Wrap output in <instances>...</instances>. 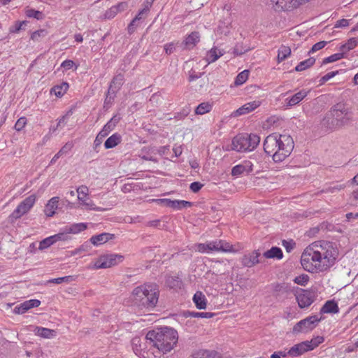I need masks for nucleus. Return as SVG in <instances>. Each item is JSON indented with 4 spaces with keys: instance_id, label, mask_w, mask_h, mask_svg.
<instances>
[{
    "instance_id": "1",
    "label": "nucleus",
    "mask_w": 358,
    "mask_h": 358,
    "mask_svg": "<svg viewBox=\"0 0 358 358\" xmlns=\"http://www.w3.org/2000/svg\"><path fill=\"white\" fill-rule=\"evenodd\" d=\"M338 254L333 243L324 241L314 242L303 252L301 264L310 273L322 272L335 264Z\"/></svg>"
},
{
    "instance_id": "2",
    "label": "nucleus",
    "mask_w": 358,
    "mask_h": 358,
    "mask_svg": "<svg viewBox=\"0 0 358 358\" xmlns=\"http://www.w3.org/2000/svg\"><path fill=\"white\" fill-rule=\"evenodd\" d=\"M294 141L287 134L273 133L265 138L264 141V152L272 156L275 162L285 160L294 149Z\"/></svg>"
},
{
    "instance_id": "3",
    "label": "nucleus",
    "mask_w": 358,
    "mask_h": 358,
    "mask_svg": "<svg viewBox=\"0 0 358 358\" xmlns=\"http://www.w3.org/2000/svg\"><path fill=\"white\" fill-rule=\"evenodd\" d=\"M159 350L163 352L171 351L176 345L178 335L176 330L171 327H163L149 331L145 336Z\"/></svg>"
},
{
    "instance_id": "4",
    "label": "nucleus",
    "mask_w": 358,
    "mask_h": 358,
    "mask_svg": "<svg viewBox=\"0 0 358 358\" xmlns=\"http://www.w3.org/2000/svg\"><path fill=\"white\" fill-rule=\"evenodd\" d=\"M159 291L155 283H145L134 289L131 299L135 305L148 310H152L158 302Z\"/></svg>"
},
{
    "instance_id": "5",
    "label": "nucleus",
    "mask_w": 358,
    "mask_h": 358,
    "mask_svg": "<svg viewBox=\"0 0 358 358\" xmlns=\"http://www.w3.org/2000/svg\"><path fill=\"white\" fill-rule=\"evenodd\" d=\"M352 120V113L343 103L334 105L321 121V125L327 129H338Z\"/></svg>"
},
{
    "instance_id": "6",
    "label": "nucleus",
    "mask_w": 358,
    "mask_h": 358,
    "mask_svg": "<svg viewBox=\"0 0 358 358\" xmlns=\"http://www.w3.org/2000/svg\"><path fill=\"white\" fill-rule=\"evenodd\" d=\"M259 142L260 137L257 134H239L233 138L231 148L237 152L251 151Z\"/></svg>"
},
{
    "instance_id": "7",
    "label": "nucleus",
    "mask_w": 358,
    "mask_h": 358,
    "mask_svg": "<svg viewBox=\"0 0 358 358\" xmlns=\"http://www.w3.org/2000/svg\"><path fill=\"white\" fill-rule=\"evenodd\" d=\"M324 341L322 336H317L310 341H306L292 346L287 352L291 357H299L303 353L313 350Z\"/></svg>"
},
{
    "instance_id": "8",
    "label": "nucleus",
    "mask_w": 358,
    "mask_h": 358,
    "mask_svg": "<svg viewBox=\"0 0 358 358\" xmlns=\"http://www.w3.org/2000/svg\"><path fill=\"white\" fill-rule=\"evenodd\" d=\"M36 201V196L30 195L24 199L16 208V209L10 215L9 220L14 222L17 219L29 211Z\"/></svg>"
},
{
    "instance_id": "9",
    "label": "nucleus",
    "mask_w": 358,
    "mask_h": 358,
    "mask_svg": "<svg viewBox=\"0 0 358 358\" xmlns=\"http://www.w3.org/2000/svg\"><path fill=\"white\" fill-rule=\"evenodd\" d=\"M320 321L317 315L309 316L297 322L293 327V333H307L313 330Z\"/></svg>"
},
{
    "instance_id": "10",
    "label": "nucleus",
    "mask_w": 358,
    "mask_h": 358,
    "mask_svg": "<svg viewBox=\"0 0 358 358\" xmlns=\"http://www.w3.org/2000/svg\"><path fill=\"white\" fill-rule=\"evenodd\" d=\"M122 256L115 254L102 256L94 263L93 268L95 269L110 268L122 262Z\"/></svg>"
},
{
    "instance_id": "11",
    "label": "nucleus",
    "mask_w": 358,
    "mask_h": 358,
    "mask_svg": "<svg viewBox=\"0 0 358 358\" xmlns=\"http://www.w3.org/2000/svg\"><path fill=\"white\" fill-rule=\"evenodd\" d=\"M76 192L78 193V199L80 205L85 206L86 210H94L96 211L103 210L102 208L96 207L92 200L87 199L89 194L88 187L85 185L80 186Z\"/></svg>"
},
{
    "instance_id": "12",
    "label": "nucleus",
    "mask_w": 358,
    "mask_h": 358,
    "mask_svg": "<svg viewBox=\"0 0 358 358\" xmlns=\"http://www.w3.org/2000/svg\"><path fill=\"white\" fill-rule=\"evenodd\" d=\"M276 10L289 11L298 8L309 0H271Z\"/></svg>"
},
{
    "instance_id": "13",
    "label": "nucleus",
    "mask_w": 358,
    "mask_h": 358,
    "mask_svg": "<svg viewBox=\"0 0 358 358\" xmlns=\"http://www.w3.org/2000/svg\"><path fill=\"white\" fill-rule=\"evenodd\" d=\"M120 119V118L119 117L115 115L104 125L94 140V148H96L100 145L102 139L107 136L108 134L114 129Z\"/></svg>"
},
{
    "instance_id": "14",
    "label": "nucleus",
    "mask_w": 358,
    "mask_h": 358,
    "mask_svg": "<svg viewBox=\"0 0 358 358\" xmlns=\"http://www.w3.org/2000/svg\"><path fill=\"white\" fill-rule=\"evenodd\" d=\"M155 202L176 210L191 207L192 203L184 200H171L169 199H153Z\"/></svg>"
},
{
    "instance_id": "15",
    "label": "nucleus",
    "mask_w": 358,
    "mask_h": 358,
    "mask_svg": "<svg viewBox=\"0 0 358 358\" xmlns=\"http://www.w3.org/2000/svg\"><path fill=\"white\" fill-rule=\"evenodd\" d=\"M299 306L301 308H307L314 301L313 294L308 290L300 289L295 294Z\"/></svg>"
},
{
    "instance_id": "16",
    "label": "nucleus",
    "mask_w": 358,
    "mask_h": 358,
    "mask_svg": "<svg viewBox=\"0 0 358 358\" xmlns=\"http://www.w3.org/2000/svg\"><path fill=\"white\" fill-rule=\"evenodd\" d=\"M260 255L259 250H254L244 255L241 259L242 265L248 268L254 266L259 262V257Z\"/></svg>"
},
{
    "instance_id": "17",
    "label": "nucleus",
    "mask_w": 358,
    "mask_h": 358,
    "mask_svg": "<svg viewBox=\"0 0 358 358\" xmlns=\"http://www.w3.org/2000/svg\"><path fill=\"white\" fill-rule=\"evenodd\" d=\"M41 301L38 299H30L25 301L19 306L15 307L13 312L15 314H23L32 308L38 307Z\"/></svg>"
},
{
    "instance_id": "18",
    "label": "nucleus",
    "mask_w": 358,
    "mask_h": 358,
    "mask_svg": "<svg viewBox=\"0 0 358 358\" xmlns=\"http://www.w3.org/2000/svg\"><path fill=\"white\" fill-rule=\"evenodd\" d=\"M210 252H231L232 251V245L222 240L209 242Z\"/></svg>"
},
{
    "instance_id": "19",
    "label": "nucleus",
    "mask_w": 358,
    "mask_h": 358,
    "mask_svg": "<svg viewBox=\"0 0 358 358\" xmlns=\"http://www.w3.org/2000/svg\"><path fill=\"white\" fill-rule=\"evenodd\" d=\"M252 164L250 161H245L241 164L236 165L233 167L231 170V175L233 176H238L243 173L248 174L252 171Z\"/></svg>"
},
{
    "instance_id": "20",
    "label": "nucleus",
    "mask_w": 358,
    "mask_h": 358,
    "mask_svg": "<svg viewBox=\"0 0 358 358\" xmlns=\"http://www.w3.org/2000/svg\"><path fill=\"white\" fill-rule=\"evenodd\" d=\"M309 93V91L301 90L290 98H287L285 102L287 106L292 107L301 102Z\"/></svg>"
},
{
    "instance_id": "21",
    "label": "nucleus",
    "mask_w": 358,
    "mask_h": 358,
    "mask_svg": "<svg viewBox=\"0 0 358 358\" xmlns=\"http://www.w3.org/2000/svg\"><path fill=\"white\" fill-rule=\"evenodd\" d=\"M124 82V78L123 74L118 73L115 75L112 79L109 85V92H112V94L117 93L120 90Z\"/></svg>"
},
{
    "instance_id": "22",
    "label": "nucleus",
    "mask_w": 358,
    "mask_h": 358,
    "mask_svg": "<svg viewBox=\"0 0 358 358\" xmlns=\"http://www.w3.org/2000/svg\"><path fill=\"white\" fill-rule=\"evenodd\" d=\"M114 234L110 233H102L91 237L90 242L94 245H99L103 244L114 238Z\"/></svg>"
},
{
    "instance_id": "23",
    "label": "nucleus",
    "mask_w": 358,
    "mask_h": 358,
    "mask_svg": "<svg viewBox=\"0 0 358 358\" xmlns=\"http://www.w3.org/2000/svg\"><path fill=\"white\" fill-rule=\"evenodd\" d=\"M192 358H222V356L215 350H199L193 353Z\"/></svg>"
},
{
    "instance_id": "24",
    "label": "nucleus",
    "mask_w": 358,
    "mask_h": 358,
    "mask_svg": "<svg viewBox=\"0 0 358 358\" xmlns=\"http://www.w3.org/2000/svg\"><path fill=\"white\" fill-rule=\"evenodd\" d=\"M59 198L58 196L52 197L46 204L44 212L48 217H52L55 213V210L58 207Z\"/></svg>"
},
{
    "instance_id": "25",
    "label": "nucleus",
    "mask_w": 358,
    "mask_h": 358,
    "mask_svg": "<svg viewBox=\"0 0 358 358\" xmlns=\"http://www.w3.org/2000/svg\"><path fill=\"white\" fill-rule=\"evenodd\" d=\"M34 332L36 335L44 338H51L56 336L55 330L41 327H36Z\"/></svg>"
},
{
    "instance_id": "26",
    "label": "nucleus",
    "mask_w": 358,
    "mask_h": 358,
    "mask_svg": "<svg viewBox=\"0 0 358 358\" xmlns=\"http://www.w3.org/2000/svg\"><path fill=\"white\" fill-rule=\"evenodd\" d=\"M338 311V304L333 300L327 301L320 310L321 313H337Z\"/></svg>"
},
{
    "instance_id": "27",
    "label": "nucleus",
    "mask_w": 358,
    "mask_h": 358,
    "mask_svg": "<svg viewBox=\"0 0 358 358\" xmlns=\"http://www.w3.org/2000/svg\"><path fill=\"white\" fill-rule=\"evenodd\" d=\"M259 106V104L256 101L248 103L238 109H237L234 114L236 116L244 115L248 113Z\"/></svg>"
},
{
    "instance_id": "28",
    "label": "nucleus",
    "mask_w": 358,
    "mask_h": 358,
    "mask_svg": "<svg viewBox=\"0 0 358 358\" xmlns=\"http://www.w3.org/2000/svg\"><path fill=\"white\" fill-rule=\"evenodd\" d=\"M122 140V136L117 133L113 134L104 143V147L106 149H110L117 145Z\"/></svg>"
},
{
    "instance_id": "29",
    "label": "nucleus",
    "mask_w": 358,
    "mask_h": 358,
    "mask_svg": "<svg viewBox=\"0 0 358 358\" xmlns=\"http://www.w3.org/2000/svg\"><path fill=\"white\" fill-rule=\"evenodd\" d=\"M193 301L199 309H205L206 308V299L205 295L201 292H196L194 294Z\"/></svg>"
},
{
    "instance_id": "30",
    "label": "nucleus",
    "mask_w": 358,
    "mask_h": 358,
    "mask_svg": "<svg viewBox=\"0 0 358 358\" xmlns=\"http://www.w3.org/2000/svg\"><path fill=\"white\" fill-rule=\"evenodd\" d=\"M264 256L268 259H281L283 257L282 251L280 248L272 247L270 250L264 253Z\"/></svg>"
},
{
    "instance_id": "31",
    "label": "nucleus",
    "mask_w": 358,
    "mask_h": 358,
    "mask_svg": "<svg viewBox=\"0 0 358 358\" xmlns=\"http://www.w3.org/2000/svg\"><path fill=\"white\" fill-rule=\"evenodd\" d=\"M199 33L198 31H193L186 37L184 43L187 48H190L194 47L199 41Z\"/></svg>"
},
{
    "instance_id": "32",
    "label": "nucleus",
    "mask_w": 358,
    "mask_h": 358,
    "mask_svg": "<svg viewBox=\"0 0 358 358\" xmlns=\"http://www.w3.org/2000/svg\"><path fill=\"white\" fill-rule=\"evenodd\" d=\"M222 55H223V53L217 50L216 48L210 49L206 56V59L208 62V64H210L211 62H215L217 59H218Z\"/></svg>"
},
{
    "instance_id": "33",
    "label": "nucleus",
    "mask_w": 358,
    "mask_h": 358,
    "mask_svg": "<svg viewBox=\"0 0 358 358\" xmlns=\"http://www.w3.org/2000/svg\"><path fill=\"white\" fill-rule=\"evenodd\" d=\"M69 88V84L66 82H63L59 85H55L51 89V93H54L57 97L63 96Z\"/></svg>"
},
{
    "instance_id": "34",
    "label": "nucleus",
    "mask_w": 358,
    "mask_h": 358,
    "mask_svg": "<svg viewBox=\"0 0 358 358\" xmlns=\"http://www.w3.org/2000/svg\"><path fill=\"white\" fill-rule=\"evenodd\" d=\"M315 62V59L314 57H310L303 62H301L296 67L295 71H302L312 66Z\"/></svg>"
},
{
    "instance_id": "35",
    "label": "nucleus",
    "mask_w": 358,
    "mask_h": 358,
    "mask_svg": "<svg viewBox=\"0 0 358 358\" xmlns=\"http://www.w3.org/2000/svg\"><path fill=\"white\" fill-rule=\"evenodd\" d=\"M291 54V49L288 46L282 45L278 53V62L280 63L287 59Z\"/></svg>"
},
{
    "instance_id": "36",
    "label": "nucleus",
    "mask_w": 358,
    "mask_h": 358,
    "mask_svg": "<svg viewBox=\"0 0 358 358\" xmlns=\"http://www.w3.org/2000/svg\"><path fill=\"white\" fill-rule=\"evenodd\" d=\"M66 227L69 234H75L85 230L87 229V224L85 223H76Z\"/></svg>"
},
{
    "instance_id": "37",
    "label": "nucleus",
    "mask_w": 358,
    "mask_h": 358,
    "mask_svg": "<svg viewBox=\"0 0 358 358\" xmlns=\"http://www.w3.org/2000/svg\"><path fill=\"white\" fill-rule=\"evenodd\" d=\"M357 44L358 38H352L349 39L347 43L341 45V50L345 54V52L355 48Z\"/></svg>"
},
{
    "instance_id": "38",
    "label": "nucleus",
    "mask_w": 358,
    "mask_h": 358,
    "mask_svg": "<svg viewBox=\"0 0 358 358\" xmlns=\"http://www.w3.org/2000/svg\"><path fill=\"white\" fill-rule=\"evenodd\" d=\"M212 107V105L208 102H203L196 108L195 113L197 115L206 114L211 110Z\"/></svg>"
},
{
    "instance_id": "39",
    "label": "nucleus",
    "mask_w": 358,
    "mask_h": 358,
    "mask_svg": "<svg viewBox=\"0 0 358 358\" xmlns=\"http://www.w3.org/2000/svg\"><path fill=\"white\" fill-rule=\"evenodd\" d=\"M166 284L170 288L175 289L180 287L182 282L178 277L168 276L166 279Z\"/></svg>"
},
{
    "instance_id": "40",
    "label": "nucleus",
    "mask_w": 358,
    "mask_h": 358,
    "mask_svg": "<svg viewBox=\"0 0 358 358\" xmlns=\"http://www.w3.org/2000/svg\"><path fill=\"white\" fill-rule=\"evenodd\" d=\"M186 316H190L192 317H202V318H211L215 315V313H208V312H191L187 311L185 313Z\"/></svg>"
},
{
    "instance_id": "41",
    "label": "nucleus",
    "mask_w": 358,
    "mask_h": 358,
    "mask_svg": "<svg viewBox=\"0 0 358 358\" xmlns=\"http://www.w3.org/2000/svg\"><path fill=\"white\" fill-rule=\"evenodd\" d=\"M248 75L249 71L248 70H244L242 72L239 73L235 79V85L238 86L243 84L248 80Z\"/></svg>"
},
{
    "instance_id": "42",
    "label": "nucleus",
    "mask_w": 358,
    "mask_h": 358,
    "mask_svg": "<svg viewBox=\"0 0 358 358\" xmlns=\"http://www.w3.org/2000/svg\"><path fill=\"white\" fill-rule=\"evenodd\" d=\"M27 21H16L15 24L9 28L10 33H18L20 30L24 29L23 27L27 25Z\"/></svg>"
},
{
    "instance_id": "43",
    "label": "nucleus",
    "mask_w": 358,
    "mask_h": 358,
    "mask_svg": "<svg viewBox=\"0 0 358 358\" xmlns=\"http://www.w3.org/2000/svg\"><path fill=\"white\" fill-rule=\"evenodd\" d=\"M48 34L45 29H39L33 32L31 35V39L34 41L38 42L42 38H44Z\"/></svg>"
},
{
    "instance_id": "44",
    "label": "nucleus",
    "mask_w": 358,
    "mask_h": 358,
    "mask_svg": "<svg viewBox=\"0 0 358 358\" xmlns=\"http://www.w3.org/2000/svg\"><path fill=\"white\" fill-rule=\"evenodd\" d=\"M55 243L53 236L48 237L40 242L39 250H43L48 248Z\"/></svg>"
},
{
    "instance_id": "45",
    "label": "nucleus",
    "mask_w": 358,
    "mask_h": 358,
    "mask_svg": "<svg viewBox=\"0 0 358 358\" xmlns=\"http://www.w3.org/2000/svg\"><path fill=\"white\" fill-rule=\"evenodd\" d=\"M343 57H344L343 52L336 53V54L331 55V56L326 57L323 59L322 64L334 62L336 61H338V60L342 59Z\"/></svg>"
},
{
    "instance_id": "46",
    "label": "nucleus",
    "mask_w": 358,
    "mask_h": 358,
    "mask_svg": "<svg viewBox=\"0 0 358 358\" xmlns=\"http://www.w3.org/2000/svg\"><path fill=\"white\" fill-rule=\"evenodd\" d=\"M25 14L28 17H34L37 20H41L43 17V13L41 12L31 8L27 9Z\"/></svg>"
},
{
    "instance_id": "47",
    "label": "nucleus",
    "mask_w": 358,
    "mask_h": 358,
    "mask_svg": "<svg viewBox=\"0 0 358 358\" xmlns=\"http://www.w3.org/2000/svg\"><path fill=\"white\" fill-rule=\"evenodd\" d=\"M69 233L67 231L66 227H65L63 232L58 233L57 234L53 235L55 243L59 241H67L70 239Z\"/></svg>"
},
{
    "instance_id": "48",
    "label": "nucleus",
    "mask_w": 358,
    "mask_h": 358,
    "mask_svg": "<svg viewBox=\"0 0 358 358\" xmlns=\"http://www.w3.org/2000/svg\"><path fill=\"white\" fill-rule=\"evenodd\" d=\"M273 292L276 296H278L280 294L287 293L288 292V289L284 284L278 283L273 285Z\"/></svg>"
},
{
    "instance_id": "49",
    "label": "nucleus",
    "mask_w": 358,
    "mask_h": 358,
    "mask_svg": "<svg viewBox=\"0 0 358 358\" xmlns=\"http://www.w3.org/2000/svg\"><path fill=\"white\" fill-rule=\"evenodd\" d=\"M309 280V276L307 274H302L296 276L294 279V282L298 285L305 286Z\"/></svg>"
},
{
    "instance_id": "50",
    "label": "nucleus",
    "mask_w": 358,
    "mask_h": 358,
    "mask_svg": "<svg viewBox=\"0 0 358 358\" xmlns=\"http://www.w3.org/2000/svg\"><path fill=\"white\" fill-rule=\"evenodd\" d=\"M338 73V71H331L329 72L324 76H322L320 80V85H322L324 84L327 81L330 80L331 78H334L335 76H336Z\"/></svg>"
},
{
    "instance_id": "51",
    "label": "nucleus",
    "mask_w": 358,
    "mask_h": 358,
    "mask_svg": "<svg viewBox=\"0 0 358 358\" xmlns=\"http://www.w3.org/2000/svg\"><path fill=\"white\" fill-rule=\"evenodd\" d=\"M248 50L249 48H244L242 44H237L233 49V53L236 55H241Z\"/></svg>"
},
{
    "instance_id": "52",
    "label": "nucleus",
    "mask_w": 358,
    "mask_h": 358,
    "mask_svg": "<svg viewBox=\"0 0 358 358\" xmlns=\"http://www.w3.org/2000/svg\"><path fill=\"white\" fill-rule=\"evenodd\" d=\"M118 13L117 8L115 6L110 7L105 13L104 17L106 19H113Z\"/></svg>"
},
{
    "instance_id": "53",
    "label": "nucleus",
    "mask_w": 358,
    "mask_h": 358,
    "mask_svg": "<svg viewBox=\"0 0 358 358\" xmlns=\"http://www.w3.org/2000/svg\"><path fill=\"white\" fill-rule=\"evenodd\" d=\"M115 96L116 93L112 94V92H109V90H108L106 97L104 101V108H108L112 104Z\"/></svg>"
},
{
    "instance_id": "54",
    "label": "nucleus",
    "mask_w": 358,
    "mask_h": 358,
    "mask_svg": "<svg viewBox=\"0 0 358 358\" xmlns=\"http://www.w3.org/2000/svg\"><path fill=\"white\" fill-rule=\"evenodd\" d=\"M71 280H72V276L69 275V276H64V277L50 279V280H48V282H50V283H55V284H60V283H62L63 282H69Z\"/></svg>"
},
{
    "instance_id": "55",
    "label": "nucleus",
    "mask_w": 358,
    "mask_h": 358,
    "mask_svg": "<svg viewBox=\"0 0 358 358\" xmlns=\"http://www.w3.org/2000/svg\"><path fill=\"white\" fill-rule=\"evenodd\" d=\"M345 187V185L343 184L335 185L334 186H331L327 188L325 190H323L324 192H330L334 193L336 192H338Z\"/></svg>"
},
{
    "instance_id": "56",
    "label": "nucleus",
    "mask_w": 358,
    "mask_h": 358,
    "mask_svg": "<svg viewBox=\"0 0 358 358\" xmlns=\"http://www.w3.org/2000/svg\"><path fill=\"white\" fill-rule=\"evenodd\" d=\"M27 124V119L24 117H22L17 120L15 124V129L17 131H21Z\"/></svg>"
},
{
    "instance_id": "57",
    "label": "nucleus",
    "mask_w": 358,
    "mask_h": 358,
    "mask_svg": "<svg viewBox=\"0 0 358 358\" xmlns=\"http://www.w3.org/2000/svg\"><path fill=\"white\" fill-rule=\"evenodd\" d=\"M327 43V41H320L318 43H316L315 44H314L312 47V48L310 49V50L308 52V54H310L312 52H315L317 50H321L322 48H323L326 44Z\"/></svg>"
},
{
    "instance_id": "58",
    "label": "nucleus",
    "mask_w": 358,
    "mask_h": 358,
    "mask_svg": "<svg viewBox=\"0 0 358 358\" xmlns=\"http://www.w3.org/2000/svg\"><path fill=\"white\" fill-rule=\"evenodd\" d=\"M196 250L200 252H210L209 243L197 244Z\"/></svg>"
},
{
    "instance_id": "59",
    "label": "nucleus",
    "mask_w": 358,
    "mask_h": 358,
    "mask_svg": "<svg viewBox=\"0 0 358 358\" xmlns=\"http://www.w3.org/2000/svg\"><path fill=\"white\" fill-rule=\"evenodd\" d=\"M73 148V144L71 143H66L58 152L59 155L62 156L63 155L67 154Z\"/></svg>"
},
{
    "instance_id": "60",
    "label": "nucleus",
    "mask_w": 358,
    "mask_h": 358,
    "mask_svg": "<svg viewBox=\"0 0 358 358\" xmlns=\"http://www.w3.org/2000/svg\"><path fill=\"white\" fill-rule=\"evenodd\" d=\"M138 26V24H137V21L136 20L133 19L127 27L128 33L129 34H132L135 31V30Z\"/></svg>"
},
{
    "instance_id": "61",
    "label": "nucleus",
    "mask_w": 358,
    "mask_h": 358,
    "mask_svg": "<svg viewBox=\"0 0 358 358\" xmlns=\"http://www.w3.org/2000/svg\"><path fill=\"white\" fill-rule=\"evenodd\" d=\"M349 25V21L346 19H341V20H338L336 24H335V27L336 28H343V27H346Z\"/></svg>"
},
{
    "instance_id": "62",
    "label": "nucleus",
    "mask_w": 358,
    "mask_h": 358,
    "mask_svg": "<svg viewBox=\"0 0 358 358\" xmlns=\"http://www.w3.org/2000/svg\"><path fill=\"white\" fill-rule=\"evenodd\" d=\"M69 117V113L66 115H63L58 121L57 127L53 129V131H55L58 127H60L62 126H64L66 124L67 120Z\"/></svg>"
},
{
    "instance_id": "63",
    "label": "nucleus",
    "mask_w": 358,
    "mask_h": 358,
    "mask_svg": "<svg viewBox=\"0 0 358 358\" xmlns=\"http://www.w3.org/2000/svg\"><path fill=\"white\" fill-rule=\"evenodd\" d=\"M202 187H203V185L201 182H194L191 183V185H190V189L193 192H198L201 189Z\"/></svg>"
},
{
    "instance_id": "64",
    "label": "nucleus",
    "mask_w": 358,
    "mask_h": 358,
    "mask_svg": "<svg viewBox=\"0 0 358 358\" xmlns=\"http://www.w3.org/2000/svg\"><path fill=\"white\" fill-rule=\"evenodd\" d=\"M282 245L285 248L287 252H289L294 249L295 243L292 241H283Z\"/></svg>"
}]
</instances>
